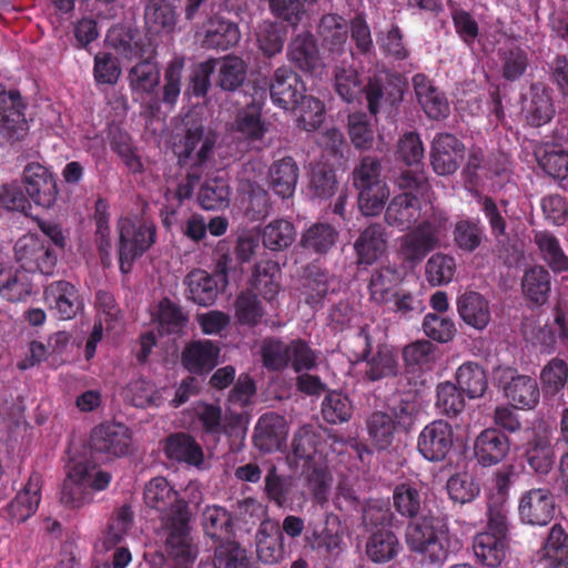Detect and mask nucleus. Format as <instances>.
<instances>
[{"label":"nucleus","instance_id":"f257e3e1","mask_svg":"<svg viewBox=\"0 0 568 568\" xmlns=\"http://www.w3.org/2000/svg\"><path fill=\"white\" fill-rule=\"evenodd\" d=\"M425 501L418 484L400 483L393 490V507L409 519L405 538L408 549L423 565H443L452 552V534L447 516L428 510L422 515Z\"/></svg>","mask_w":568,"mask_h":568},{"label":"nucleus","instance_id":"f03ea898","mask_svg":"<svg viewBox=\"0 0 568 568\" xmlns=\"http://www.w3.org/2000/svg\"><path fill=\"white\" fill-rule=\"evenodd\" d=\"M148 507L161 514V529L165 536V550L178 568H191L196 550L191 537V511L187 501L164 477L152 478L144 488Z\"/></svg>","mask_w":568,"mask_h":568},{"label":"nucleus","instance_id":"7ed1b4c3","mask_svg":"<svg viewBox=\"0 0 568 568\" xmlns=\"http://www.w3.org/2000/svg\"><path fill=\"white\" fill-rule=\"evenodd\" d=\"M394 183L403 192L390 200L384 220L389 226L407 231L417 225L422 216V200L427 196L430 185L422 171L409 169L395 176Z\"/></svg>","mask_w":568,"mask_h":568},{"label":"nucleus","instance_id":"20e7f679","mask_svg":"<svg viewBox=\"0 0 568 568\" xmlns=\"http://www.w3.org/2000/svg\"><path fill=\"white\" fill-rule=\"evenodd\" d=\"M448 229V217L445 213H432L399 239L398 257L409 267L417 266L430 252L440 246Z\"/></svg>","mask_w":568,"mask_h":568},{"label":"nucleus","instance_id":"39448f33","mask_svg":"<svg viewBox=\"0 0 568 568\" xmlns=\"http://www.w3.org/2000/svg\"><path fill=\"white\" fill-rule=\"evenodd\" d=\"M353 339L361 346L354 356L356 362L365 363L363 372L365 381L375 383L396 377L399 374L400 366L397 352L387 344H379L373 351V341L368 326L361 327Z\"/></svg>","mask_w":568,"mask_h":568},{"label":"nucleus","instance_id":"423d86ee","mask_svg":"<svg viewBox=\"0 0 568 568\" xmlns=\"http://www.w3.org/2000/svg\"><path fill=\"white\" fill-rule=\"evenodd\" d=\"M119 229V267L124 274L131 272L135 260L141 257L156 240V227L153 222L138 217H122Z\"/></svg>","mask_w":568,"mask_h":568},{"label":"nucleus","instance_id":"0eeeda50","mask_svg":"<svg viewBox=\"0 0 568 568\" xmlns=\"http://www.w3.org/2000/svg\"><path fill=\"white\" fill-rule=\"evenodd\" d=\"M216 140V134L201 122H187L183 136L174 144L179 166L203 169L213 155Z\"/></svg>","mask_w":568,"mask_h":568},{"label":"nucleus","instance_id":"6e6552de","mask_svg":"<svg viewBox=\"0 0 568 568\" xmlns=\"http://www.w3.org/2000/svg\"><path fill=\"white\" fill-rule=\"evenodd\" d=\"M498 387L503 395L517 409H534L540 399L537 379L518 373L513 367H499L496 372Z\"/></svg>","mask_w":568,"mask_h":568},{"label":"nucleus","instance_id":"1a4fd4ad","mask_svg":"<svg viewBox=\"0 0 568 568\" xmlns=\"http://www.w3.org/2000/svg\"><path fill=\"white\" fill-rule=\"evenodd\" d=\"M58 252L34 234H26L14 245V256L26 272L51 275L57 266Z\"/></svg>","mask_w":568,"mask_h":568},{"label":"nucleus","instance_id":"9d476101","mask_svg":"<svg viewBox=\"0 0 568 568\" xmlns=\"http://www.w3.org/2000/svg\"><path fill=\"white\" fill-rule=\"evenodd\" d=\"M90 447L106 459L125 457L132 453L131 430L120 423L100 424L91 432Z\"/></svg>","mask_w":568,"mask_h":568},{"label":"nucleus","instance_id":"9b49d317","mask_svg":"<svg viewBox=\"0 0 568 568\" xmlns=\"http://www.w3.org/2000/svg\"><path fill=\"white\" fill-rule=\"evenodd\" d=\"M22 184L30 200L38 206H54L59 190L54 173L39 162L28 163L22 171Z\"/></svg>","mask_w":568,"mask_h":568},{"label":"nucleus","instance_id":"f8f14e48","mask_svg":"<svg viewBox=\"0 0 568 568\" xmlns=\"http://www.w3.org/2000/svg\"><path fill=\"white\" fill-rule=\"evenodd\" d=\"M454 445V430L444 419L427 424L418 435L417 450L428 462H443Z\"/></svg>","mask_w":568,"mask_h":568},{"label":"nucleus","instance_id":"ddd939ff","mask_svg":"<svg viewBox=\"0 0 568 568\" xmlns=\"http://www.w3.org/2000/svg\"><path fill=\"white\" fill-rule=\"evenodd\" d=\"M24 109L20 92L0 84V130L9 141H21L28 131Z\"/></svg>","mask_w":568,"mask_h":568},{"label":"nucleus","instance_id":"4468645a","mask_svg":"<svg viewBox=\"0 0 568 568\" xmlns=\"http://www.w3.org/2000/svg\"><path fill=\"white\" fill-rule=\"evenodd\" d=\"M556 510V498L549 488H531L525 491L518 504L519 518L531 526L548 525Z\"/></svg>","mask_w":568,"mask_h":568},{"label":"nucleus","instance_id":"2eb2a0df","mask_svg":"<svg viewBox=\"0 0 568 568\" xmlns=\"http://www.w3.org/2000/svg\"><path fill=\"white\" fill-rule=\"evenodd\" d=\"M325 440L322 433L312 425L300 427L292 440V453L288 459L296 468L326 459L324 454Z\"/></svg>","mask_w":568,"mask_h":568},{"label":"nucleus","instance_id":"dca6fc26","mask_svg":"<svg viewBox=\"0 0 568 568\" xmlns=\"http://www.w3.org/2000/svg\"><path fill=\"white\" fill-rule=\"evenodd\" d=\"M306 92L302 78L290 67H278L270 80V95L272 102L284 109L294 110Z\"/></svg>","mask_w":568,"mask_h":568},{"label":"nucleus","instance_id":"f3484780","mask_svg":"<svg viewBox=\"0 0 568 568\" xmlns=\"http://www.w3.org/2000/svg\"><path fill=\"white\" fill-rule=\"evenodd\" d=\"M201 30V45L205 49L226 51L241 40L239 24L220 13L209 16Z\"/></svg>","mask_w":568,"mask_h":568},{"label":"nucleus","instance_id":"a211bd4d","mask_svg":"<svg viewBox=\"0 0 568 568\" xmlns=\"http://www.w3.org/2000/svg\"><path fill=\"white\" fill-rule=\"evenodd\" d=\"M465 146L450 133H438L433 140L430 164L438 175H449L457 171L464 159Z\"/></svg>","mask_w":568,"mask_h":568},{"label":"nucleus","instance_id":"6ab92c4d","mask_svg":"<svg viewBox=\"0 0 568 568\" xmlns=\"http://www.w3.org/2000/svg\"><path fill=\"white\" fill-rule=\"evenodd\" d=\"M42 476L33 471L22 490L1 510V515L12 523H23L36 514L41 500Z\"/></svg>","mask_w":568,"mask_h":568},{"label":"nucleus","instance_id":"aec40b11","mask_svg":"<svg viewBox=\"0 0 568 568\" xmlns=\"http://www.w3.org/2000/svg\"><path fill=\"white\" fill-rule=\"evenodd\" d=\"M510 450L507 435L496 428H486L479 433L474 443V456L483 467L501 463Z\"/></svg>","mask_w":568,"mask_h":568},{"label":"nucleus","instance_id":"412c9836","mask_svg":"<svg viewBox=\"0 0 568 568\" xmlns=\"http://www.w3.org/2000/svg\"><path fill=\"white\" fill-rule=\"evenodd\" d=\"M44 298L60 320H71L82 310L83 302L78 288L70 282L60 280L49 284L44 290Z\"/></svg>","mask_w":568,"mask_h":568},{"label":"nucleus","instance_id":"4be33fe9","mask_svg":"<svg viewBox=\"0 0 568 568\" xmlns=\"http://www.w3.org/2000/svg\"><path fill=\"white\" fill-rule=\"evenodd\" d=\"M388 234L382 223H371L361 231L354 242L358 265H372L386 252Z\"/></svg>","mask_w":568,"mask_h":568},{"label":"nucleus","instance_id":"5701e85b","mask_svg":"<svg viewBox=\"0 0 568 568\" xmlns=\"http://www.w3.org/2000/svg\"><path fill=\"white\" fill-rule=\"evenodd\" d=\"M523 112L527 123L534 128L549 123L556 112L551 89L541 82L531 83Z\"/></svg>","mask_w":568,"mask_h":568},{"label":"nucleus","instance_id":"b1692460","mask_svg":"<svg viewBox=\"0 0 568 568\" xmlns=\"http://www.w3.org/2000/svg\"><path fill=\"white\" fill-rule=\"evenodd\" d=\"M220 352L219 345L213 341H192L182 351L181 363L191 374L202 375L217 365Z\"/></svg>","mask_w":568,"mask_h":568},{"label":"nucleus","instance_id":"393cba45","mask_svg":"<svg viewBox=\"0 0 568 568\" xmlns=\"http://www.w3.org/2000/svg\"><path fill=\"white\" fill-rule=\"evenodd\" d=\"M163 453L168 459L189 466L201 467L204 463L202 446L189 433L170 434L163 442Z\"/></svg>","mask_w":568,"mask_h":568},{"label":"nucleus","instance_id":"a878e982","mask_svg":"<svg viewBox=\"0 0 568 568\" xmlns=\"http://www.w3.org/2000/svg\"><path fill=\"white\" fill-rule=\"evenodd\" d=\"M413 85L418 103L432 120L445 119L449 114V103L444 92L435 87L432 80L417 73L413 77Z\"/></svg>","mask_w":568,"mask_h":568},{"label":"nucleus","instance_id":"bb28decb","mask_svg":"<svg viewBox=\"0 0 568 568\" xmlns=\"http://www.w3.org/2000/svg\"><path fill=\"white\" fill-rule=\"evenodd\" d=\"M286 55L296 68L312 75L318 73L323 67L317 42L311 33H302L293 38Z\"/></svg>","mask_w":568,"mask_h":568},{"label":"nucleus","instance_id":"cd10ccee","mask_svg":"<svg viewBox=\"0 0 568 568\" xmlns=\"http://www.w3.org/2000/svg\"><path fill=\"white\" fill-rule=\"evenodd\" d=\"M287 429L285 419L275 413L263 414L254 428V445L264 453L280 450L285 438Z\"/></svg>","mask_w":568,"mask_h":568},{"label":"nucleus","instance_id":"c85d7f7f","mask_svg":"<svg viewBox=\"0 0 568 568\" xmlns=\"http://www.w3.org/2000/svg\"><path fill=\"white\" fill-rule=\"evenodd\" d=\"M105 41L116 54L128 60L142 58L149 47L145 37L138 29L126 26L111 28Z\"/></svg>","mask_w":568,"mask_h":568},{"label":"nucleus","instance_id":"c756f323","mask_svg":"<svg viewBox=\"0 0 568 568\" xmlns=\"http://www.w3.org/2000/svg\"><path fill=\"white\" fill-rule=\"evenodd\" d=\"M300 176V168L292 156L275 160L268 168L267 182L270 189L282 199L294 195Z\"/></svg>","mask_w":568,"mask_h":568},{"label":"nucleus","instance_id":"7c9ffc66","mask_svg":"<svg viewBox=\"0 0 568 568\" xmlns=\"http://www.w3.org/2000/svg\"><path fill=\"white\" fill-rule=\"evenodd\" d=\"M178 18L176 7L170 0H149L145 4L144 21L150 33H174Z\"/></svg>","mask_w":568,"mask_h":568},{"label":"nucleus","instance_id":"2f4dec72","mask_svg":"<svg viewBox=\"0 0 568 568\" xmlns=\"http://www.w3.org/2000/svg\"><path fill=\"white\" fill-rule=\"evenodd\" d=\"M457 312L465 324L483 331L490 320L489 302L478 292H466L457 298Z\"/></svg>","mask_w":568,"mask_h":568},{"label":"nucleus","instance_id":"473e14b6","mask_svg":"<svg viewBox=\"0 0 568 568\" xmlns=\"http://www.w3.org/2000/svg\"><path fill=\"white\" fill-rule=\"evenodd\" d=\"M186 285V297L200 306H211L219 293L220 286L215 275L195 268L184 278Z\"/></svg>","mask_w":568,"mask_h":568},{"label":"nucleus","instance_id":"72a5a7b5","mask_svg":"<svg viewBox=\"0 0 568 568\" xmlns=\"http://www.w3.org/2000/svg\"><path fill=\"white\" fill-rule=\"evenodd\" d=\"M534 243L540 258L554 273L568 272V255L552 232L548 230L534 231Z\"/></svg>","mask_w":568,"mask_h":568},{"label":"nucleus","instance_id":"f704fd0d","mask_svg":"<svg viewBox=\"0 0 568 568\" xmlns=\"http://www.w3.org/2000/svg\"><path fill=\"white\" fill-rule=\"evenodd\" d=\"M507 538L493 532H478L473 540V550L478 562L488 568H497L506 558Z\"/></svg>","mask_w":568,"mask_h":568},{"label":"nucleus","instance_id":"c9c22d12","mask_svg":"<svg viewBox=\"0 0 568 568\" xmlns=\"http://www.w3.org/2000/svg\"><path fill=\"white\" fill-rule=\"evenodd\" d=\"M204 532L217 545L233 540L234 523L231 513L221 506H207L202 514Z\"/></svg>","mask_w":568,"mask_h":568},{"label":"nucleus","instance_id":"e433bc0d","mask_svg":"<svg viewBox=\"0 0 568 568\" xmlns=\"http://www.w3.org/2000/svg\"><path fill=\"white\" fill-rule=\"evenodd\" d=\"M256 554L258 559L273 565L284 558V537L278 527L270 523H263L256 534Z\"/></svg>","mask_w":568,"mask_h":568},{"label":"nucleus","instance_id":"4c0bfd02","mask_svg":"<svg viewBox=\"0 0 568 568\" xmlns=\"http://www.w3.org/2000/svg\"><path fill=\"white\" fill-rule=\"evenodd\" d=\"M68 474L70 478L82 481L93 491L105 490L112 480V475L109 471L102 470L87 456L72 458Z\"/></svg>","mask_w":568,"mask_h":568},{"label":"nucleus","instance_id":"58836bf2","mask_svg":"<svg viewBox=\"0 0 568 568\" xmlns=\"http://www.w3.org/2000/svg\"><path fill=\"white\" fill-rule=\"evenodd\" d=\"M306 542L313 550L331 554L342 542L338 517L334 514H326L323 524L314 526L311 535L306 536Z\"/></svg>","mask_w":568,"mask_h":568},{"label":"nucleus","instance_id":"ea45409f","mask_svg":"<svg viewBox=\"0 0 568 568\" xmlns=\"http://www.w3.org/2000/svg\"><path fill=\"white\" fill-rule=\"evenodd\" d=\"M280 276L281 268L277 262L261 261L254 266L250 290L256 291L266 301H273L280 291Z\"/></svg>","mask_w":568,"mask_h":568},{"label":"nucleus","instance_id":"a19ab883","mask_svg":"<svg viewBox=\"0 0 568 568\" xmlns=\"http://www.w3.org/2000/svg\"><path fill=\"white\" fill-rule=\"evenodd\" d=\"M32 293L30 274L12 267L0 270V295L9 302L26 301Z\"/></svg>","mask_w":568,"mask_h":568},{"label":"nucleus","instance_id":"79ce46f5","mask_svg":"<svg viewBox=\"0 0 568 568\" xmlns=\"http://www.w3.org/2000/svg\"><path fill=\"white\" fill-rule=\"evenodd\" d=\"M525 459L531 470L538 476H547L555 465V449L551 442L541 436L530 439L524 452Z\"/></svg>","mask_w":568,"mask_h":568},{"label":"nucleus","instance_id":"37998d69","mask_svg":"<svg viewBox=\"0 0 568 568\" xmlns=\"http://www.w3.org/2000/svg\"><path fill=\"white\" fill-rule=\"evenodd\" d=\"M232 130L247 141H261L266 132L260 104L250 103L236 112Z\"/></svg>","mask_w":568,"mask_h":568},{"label":"nucleus","instance_id":"c03bdc74","mask_svg":"<svg viewBox=\"0 0 568 568\" xmlns=\"http://www.w3.org/2000/svg\"><path fill=\"white\" fill-rule=\"evenodd\" d=\"M333 277L327 271L317 266H308L302 278L301 295L311 307H317L322 304L324 297L331 290Z\"/></svg>","mask_w":568,"mask_h":568},{"label":"nucleus","instance_id":"a18cd8bd","mask_svg":"<svg viewBox=\"0 0 568 568\" xmlns=\"http://www.w3.org/2000/svg\"><path fill=\"white\" fill-rule=\"evenodd\" d=\"M525 297L534 304L544 305L551 290V276L548 270L541 265H535L526 270L521 281Z\"/></svg>","mask_w":568,"mask_h":568},{"label":"nucleus","instance_id":"49530a36","mask_svg":"<svg viewBox=\"0 0 568 568\" xmlns=\"http://www.w3.org/2000/svg\"><path fill=\"white\" fill-rule=\"evenodd\" d=\"M349 26L336 13L324 14L318 23V36L332 53H342L348 39Z\"/></svg>","mask_w":568,"mask_h":568},{"label":"nucleus","instance_id":"de8ad7c7","mask_svg":"<svg viewBox=\"0 0 568 568\" xmlns=\"http://www.w3.org/2000/svg\"><path fill=\"white\" fill-rule=\"evenodd\" d=\"M261 239L265 248L280 252L294 243L296 229L292 222L285 219H276L262 229Z\"/></svg>","mask_w":568,"mask_h":568},{"label":"nucleus","instance_id":"09e8293b","mask_svg":"<svg viewBox=\"0 0 568 568\" xmlns=\"http://www.w3.org/2000/svg\"><path fill=\"white\" fill-rule=\"evenodd\" d=\"M398 550V538L390 529H378L371 535L366 544V554L376 564L390 561L397 556Z\"/></svg>","mask_w":568,"mask_h":568},{"label":"nucleus","instance_id":"8fccbe9b","mask_svg":"<svg viewBox=\"0 0 568 568\" xmlns=\"http://www.w3.org/2000/svg\"><path fill=\"white\" fill-rule=\"evenodd\" d=\"M454 243L465 253L475 252L486 237L485 227L477 219L464 217L455 223Z\"/></svg>","mask_w":568,"mask_h":568},{"label":"nucleus","instance_id":"3c124183","mask_svg":"<svg viewBox=\"0 0 568 568\" xmlns=\"http://www.w3.org/2000/svg\"><path fill=\"white\" fill-rule=\"evenodd\" d=\"M215 568H258L254 558L235 540L216 545Z\"/></svg>","mask_w":568,"mask_h":568},{"label":"nucleus","instance_id":"603ef678","mask_svg":"<svg viewBox=\"0 0 568 568\" xmlns=\"http://www.w3.org/2000/svg\"><path fill=\"white\" fill-rule=\"evenodd\" d=\"M538 165L549 176L564 179L568 174V151L558 144H545L535 150Z\"/></svg>","mask_w":568,"mask_h":568},{"label":"nucleus","instance_id":"864d4df0","mask_svg":"<svg viewBox=\"0 0 568 568\" xmlns=\"http://www.w3.org/2000/svg\"><path fill=\"white\" fill-rule=\"evenodd\" d=\"M501 77L510 82L519 80L529 65L528 52L520 45L511 44L498 49Z\"/></svg>","mask_w":568,"mask_h":568},{"label":"nucleus","instance_id":"5fc2aeb1","mask_svg":"<svg viewBox=\"0 0 568 568\" xmlns=\"http://www.w3.org/2000/svg\"><path fill=\"white\" fill-rule=\"evenodd\" d=\"M456 381L459 388L471 399L481 397L488 387L485 369L473 362L464 363L458 367Z\"/></svg>","mask_w":568,"mask_h":568},{"label":"nucleus","instance_id":"6e6d98bb","mask_svg":"<svg viewBox=\"0 0 568 568\" xmlns=\"http://www.w3.org/2000/svg\"><path fill=\"white\" fill-rule=\"evenodd\" d=\"M128 80L132 91L153 93L160 83V70L156 62L151 59H142L129 70Z\"/></svg>","mask_w":568,"mask_h":568},{"label":"nucleus","instance_id":"4d7b16f0","mask_svg":"<svg viewBox=\"0 0 568 568\" xmlns=\"http://www.w3.org/2000/svg\"><path fill=\"white\" fill-rule=\"evenodd\" d=\"M200 206L206 211L223 210L230 204V186L223 178L207 179L197 194Z\"/></svg>","mask_w":568,"mask_h":568},{"label":"nucleus","instance_id":"13d9d810","mask_svg":"<svg viewBox=\"0 0 568 568\" xmlns=\"http://www.w3.org/2000/svg\"><path fill=\"white\" fill-rule=\"evenodd\" d=\"M338 232L328 223H315L310 226L301 239L304 250L316 254H326L336 243Z\"/></svg>","mask_w":568,"mask_h":568},{"label":"nucleus","instance_id":"bf43d9fd","mask_svg":"<svg viewBox=\"0 0 568 568\" xmlns=\"http://www.w3.org/2000/svg\"><path fill=\"white\" fill-rule=\"evenodd\" d=\"M367 432L375 447L387 449L394 442L397 429L394 417L385 412H374L366 422Z\"/></svg>","mask_w":568,"mask_h":568},{"label":"nucleus","instance_id":"052dcab7","mask_svg":"<svg viewBox=\"0 0 568 568\" xmlns=\"http://www.w3.org/2000/svg\"><path fill=\"white\" fill-rule=\"evenodd\" d=\"M356 191L358 207L365 216L378 215L389 197V189L384 180L364 185Z\"/></svg>","mask_w":568,"mask_h":568},{"label":"nucleus","instance_id":"680f3d73","mask_svg":"<svg viewBox=\"0 0 568 568\" xmlns=\"http://www.w3.org/2000/svg\"><path fill=\"white\" fill-rule=\"evenodd\" d=\"M302 473L314 500L318 504L325 503L333 481L326 459L302 468Z\"/></svg>","mask_w":568,"mask_h":568},{"label":"nucleus","instance_id":"e2e57ef3","mask_svg":"<svg viewBox=\"0 0 568 568\" xmlns=\"http://www.w3.org/2000/svg\"><path fill=\"white\" fill-rule=\"evenodd\" d=\"M399 281L400 274L395 267L382 266L375 270L368 284L371 298L379 304L389 302Z\"/></svg>","mask_w":568,"mask_h":568},{"label":"nucleus","instance_id":"0e129e2a","mask_svg":"<svg viewBox=\"0 0 568 568\" xmlns=\"http://www.w3.org/2000/svg\"><path fill=\"white\" fill-rule=\"evenodd\" d=\"M321 413L326 423L337 425L351 419L353 405L342 392H328L322 400Z\"/></svg>","mask_w":568,"mask_h":568},{"label":"nucleus","instance_id":"69168bd1","mask_svg":"<svg viewBox=\"0 0 568 568\" xmlns=\"http://www.w3.org/2000/svg\"><path fill=\"white\" fill-rule=\"evenodd\" d=\"M235 317L241 325L254 327L265 314L258 296L252 290L241 292L234 303Z\"/></svg>","mask_w":568,"mask_h":568},{"label":"nucleus","instance_id":"338daca9","mask_svg":"<svg viewBox=\"0 0 568 568\" xmlns=\"http://www.w3.org/2000/svg\"><path fill=\"white\" fill-rule=\"evenodd\" d=\"M456 273L455 258L445 253H435L425 265V276L432 286H442L450 283Z\"/></svg>","mask_w":568,"mask_h":568},{"label":"nucleus","instance_id":"774afa93","mask_svg":"<svg viewBox=\"0 0 568 568\" xmlns=\"http://www.w3.org/2000/svg\"><path fill=\"white\" fill-rule=\"evenodd\" d=\"M255 34L257 48L264 57L273 58L283 51L286 34L277 23L263 21Z\"/></svg>","mask_w":568,"mask_h":568}]
</instances>
